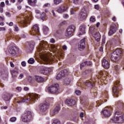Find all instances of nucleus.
<instances>
[{"label":"nucleus","mask_w":124,"mask_h":124,"mask_svg":"<svg viewBox=\"0 0 124 124\" xmlns=\"http://www.w3.org/2000/svg\"><path fill=\"white\" fill-rule=\"evenodd\" d=\"M52 124H61V122L59 120H56L53 121Z\"/></svg>","instance_id":"36"},{"label":"nucleus","mask_w":124,"mask_h":124,"mask_svg":"<svg viewBox=\"0 0 124 124\" xmlns=\"http://www.w3.org/2000/svg\"><path fill=\"white\" fill-rule=\"evenodd\" d=\"M28 2L30 5H31V6H34L35 5V3H36V0H27Z\"/></svg>","instance_id":"30"},{"label":"nucleus","mask_w":124,"mask_h":124,"mask_svg":"<svg viewBox=\"0 0 124 124\" xmlns=\"http://www.w3.org/2000/svg\"><path fill=\"white\" fill-rule=\"evenodd\" d=\"M63 17L65 19H67V18H68L69 16H68V15H67V14H64V15H63Z\"/></svg>","instance_id":"46"},{"label":"nucleus","mask_w":124,"mask_h":124,"mask_svg":"<svg viewBox=\"0 0 124 124\" xmlns=\"http://www.w3.org/2000/svg\"><path fill=\"white\" fill-rule=\"evenodd\" d=\"M75 93H81V92L80 90H76L75 91Z\"/></svg>","instance_id":"59"},{"label":"nucleus","mask_w":124,"mask_h":124,"mask_svg":"<svg viewBox=\"0 0 124 124\" xmlns=\"http://www.w3.org/2000/svg\"><path fill=\"white\" fill-rule=\"evenodd\" d=\"M85 62H86V65H87V66L92 65V62L90 61H89V62L86 61Z\"/></svg>","instance_id":"42"},{"label":"nucleus","mask_w":124,"mask_h":124,"mask_svg":"<svg viewBox=\"0 0 124 124\" xmlns=\"http://www.w3.org/2000/svg\"><path fill=\"white\" fill-rule=\"evenodd\" d=\"M31 17V16H30ZM30 17H29V15H25L24 16V20L21 22L22 23L24 24H27V23H29V21H30V19H31Z\"/></svg>","instance_id":"27"},{"label":"nucleus","mask_w":124,"mask_h":124,"mask_svg":"<svg viewBox=\"0 0 124 124\" xmlns=\"http://www.w3.org/2000/svg\"><path fill=\"white\" fill-rule=\"evenodd\" d=\"M75 11L74 10H71V14H72V15H73V14H74Z\"/></svg>","instance_id":"63"},{"label":"nucleus","mask_w":124,"mask_h":124,"mask_svg":"<svg viewBox=\"0 0 124 124\" xmlns=\"http://www.w3.org/2000/svg\"><path fill=\"white\" fill-rule=\"evenodd\" d=\"M124 121V116L121 114L119 111L115 112V116L114 117L111 119L110 123H113L116 124V123H119L122 124Z\"/></svg>","instance_id":"4"},{"label":"nucleus","mask_w":124,"mask_h":124,"mask_svg":"<svg viewBox=\"0 0 124 124\" xmlns=\"http://www.w3.org/2000/svg\"><path fill=\"white\" fill-rule=\"evenodd\" d=\"M29 98H24L21 101L17 102V103H24L26 102V103L29 102V101H31L32 100V101H34L35 100H39V97L40 95L37 93H32V94H29Z\"/></svg>","instance_id":"3"},{"label":"nucleus","mask_w":124,"mask_h":124,"mask_svg":"<svg viewBox=\"0 0 124 124\" xmlns=\"http://www.w3.org/2000/svg\"><path fill=\"white\" fill-rule=\"evenodd\" d=\"M50 43H55V39L53 38H50Z\"/></svg>","instance_id":"43"},{"label":"nucleus","mask_w":124,"mask_h":124,"mask_svg":"<svg viewBox=\"0 0 124 124\" xmlns=\"http://www.w3.org/2000/svg\"><path fill=\"white\" fill-rule=\"evenodd\" d=\"M116 31H117V26L115 25H111L108 32V35L114 34L116 32Z\"/></svg>","instance_id":"18"},{"label":"nucleus","mask_w":124,"mask_h":124,"mask_svg":"<svg viewBox=\"0 0 124 124\" xmlns=\"http://www.w3.org/2000/svg\"><path fill=\"white\" fill-rule=\"evenodd\" d=\"M68 74V71L66 69L61 71L56 76L57 80H60L62 79V77L67 75Z\"/></svg>","instance_id":"12"},{"label":"nucleus","mask_w":124,"mask_h":124,"mask_svg":"<svg viewBox=\"0 0 124 124\" xmlns=\"http://www.w3.org/2000/svg\"><path fill=\"white\" fill-rule=\"evenodd\" d=\"M0 13H2L3 12V8L0 7Z\"/></svg>","instance_id":"60"},{"label":"nucleus","mask_w":124,"mask_h":124,"mask_svg":"<svg viewBox=\"0 0 124 124\" xmlns=\"http://www.w3.org/2000/svg\"><path fill=\"white\" fill-rule=\"evenodd\" d=\"M67 10V7L66 6L62 5L57 10V12L58 13H62Z\"/></svg>","instance_id":"19"},{"label":"nucleus","mask_w":124,"mask_h":124,"mask_svg":"<svg viewBox=\"0 0 124 124\" xmlns=\"http://www.w3.org/2000/svg\"><path fill=\"white\" fill-rule=\"evenodd\" d=\"M31 35H35V34H39V27L38 25H34L32 28V31H30Z\"/></svg>","instance_id":"13"},{"label":"nucleus","mask_w":124,"mask_h":124,"mask_svg":"<svg viewBox=\"0 0 124 124\" xmlns=\"http://www.w3.org/2000/svg\"><path fill=\"white\" fill-rule=\"evenodd\" d=\"M10 121L12 122V123H14V122L16 121V117H12L10 119Z\"/></svg>","instance_id":"39"},{"label":"nucleus","mask_w":124,"mask_h":124,"mask_svg":"<svg viewBox=\"0 0 124 124\" xmlns=\"http://www.w3.org/2000/svg\"><path fill=\"white\" fill-rule=\"evenodd\" d=\"M31 118H32V115L31 111H27L22 115L21 117L23 122L24 123H30Z\"/></svg>","instance_id":"5"},{"label":"nucleus","mask_w":124,"mask_h":124,"mask_svg":"<svg viewBox=\"0 0 124 124\" xmlns=\"http://www.w3.org/2000/svg\"><path fill=\"white\" fill-rule=\"evenodd\" d=\"M16 90L18 92H21V91H22V88L21 87H16Z\"/></svg>","instance_id":"45"},{"label":"nucleus","mask_w":124,"mask_h":124,"mask_svg":"<svg viewBox=\"0 0 124 124\" xmlns=\"http://www.w3.org/2000/svg\"><path fill=\"white\" fill-rule=\"evenodd\" d=\"M5 31V28L4 27H0V31Z\"/></svg>","instance_id":"57"},{"label":"nucleus","mask_w":124,"mask_h":124,"mask_svg":"<svg viewBox=\"0 0 124 124\" xmlns=\"http://www.w3.org/2000/svg\"><path fill=\"white\" fill-rule=\"evenodd\" d=\"M35 44V43L33 42V41H31L29 46L27 48V51L31 52L32 50H33V48H34Z\"/></svg>","instance_id":"22"},{"label":"nucleus","mask_w":124,"mask_h":124,"mask_svg":"<svg viewBox=\"0 0 124 124\" xmlns=\"http://www.w3.org/2000/svg\"><path fill=\"white\" fill-rule=\"evenodd\" d=\"M102 65L104 68H109L110 64L107 60L105 59H103L102 61Z\"/></svg>","instance_id":"24"},{"label":"nucleus","mask_w":124,"mask_h":124,"mask_svg":"<svg viewBox=\"0 0 124 124\" xmlns=\"http://www.w3.org/2000/svg\"><path fill=\"white\" fill-rule=\"evenodd\" d=\"M87 62H84L80 64V68H82L83 66H87Z\"/></svg>","instance_id":"37"},{"label":"nucleus","mask_w":124,"mask_h":124,"mask_svg":"<svg viewBox=\"0 0 124 124\" xmlns=\"http://www.w3.org/2000/svg\"><path fill=\"white\" fill-rule=\"evenodd\" d=\"M79 117H80V118H83V117H84V113H83V112H81V113H80Z\"/></svg>","instance_id":"52"},{"label":"nucleus","mask_w":124,"mask_h":124,"mask_svg":"<svg viewBox=\"0 0 124 124\" xmlns=\"http://www.w3.org/2000/svg\"><path fill=\"white\" fill-rule=\"evenodd\" d=\"M10 64L11 67H14V66H15V65H14L13 62H10Z\"/></svg>","instance_id":"48"},{"label":"nucleus","mask_w":124,"mask_h":124,"mask_svg":"<svg viewBox=\"0 0 124 124\" xmlns=\"http://www.w3.org/2000/svg\"><path fill=\"white\" fill-rule=\"evenodd\" d=\"M24 91H25L26 92H28L29 91V88L27 87H25L23 89Z\"/></svg>","instance_id":"54"},{"label":"nucleus","mask_w":124,"mask_h":124,"mask_svg":"<svg viewBox=\"0 0 124 124\" xmlns=\"http://www.w3.org/2000/svg\"><path fill=\"white\" fill-rule=\"evenodd\" d=\"M11 73L13 79H14L17 78V75H18V71L16 70H11Z\"/></svg>","instance_id":"25"},{"label":"nucleus","mask_w":124,"mask_h":124,"mask_svg":"<svg viewBox=\"0 0 124 124\" xmlns=\"http://www.w3.org/2000/svg\"><path fill=\"white\" fill-rule=\"evenodd\" d=\"M87 16L88 14L87 13V10H86V8H83L78 16L79 20L83 21V20H85L86 18H87Z\"/></svg>","instance_id":"10"},{"label":"nucleus","mask_w":124,"mask_h":124,"mask_svg":"<svg viewBox=\"0 0 124 124\" xmlns=\"http://www.w3.org/2000/svg\"><path fill=\"white\" fill-rule=\"evenodd\" d=\"M102 41L103 42H104L105 41V35H103L102 37Z\"/></svg>","instance_id":"62"},{"label":"nucleus","mask_w":124,"mask_h":124,"mask_svg":"<svg viewBox=\"0 0 124 124\" xmlns=\"http://www.w3.org/2000/svg\"><path fill=\"white\" fill-rule=\"evenodd\" d=\"M121 85H120V81L117 80L115 83L114 85L112 87V92L113 93H119L121 89Z\"/></svg>","instance_id":"11"},{"label":"nucleus","mask_w":124,"mask_h":124,"mask_svg":"<svg viewBox=\"0 0 124 124\" xmlns=\"http://www.w3.org/2000/svg\"><path fill=\"white\" fill-rule=\"evenodd\" d=\"M21 65L22 66H23V67L26 66V65H27V64L26 63V62H21Z\"/></svg>","instance_id":"44"},{"label":"nucleus","mask_w":124,"mask_h":124,"mask_svg":"<svg viewBox=\"0 0 124 124\" xmlns=\"http://www.w3.org/2000/svg\"><path fill=\"white\" fill-rule=\"evenodd\" d=\"M54 2L55 4H60L62 2V0H54Z\"/></svg>","instance_id":"34"},{"label":"nucleus","mask_w":124,"mask_h":124,"mask_svg":"<svg viewBox=\"0 0 124 124\" xmlns=\"http://www.w3.org/2000/svg\"><path fill=\"white\" fill-rule=\"evenodd\" d=\"M5 6V4H4V2H1L0 4V7L4 8Z\"/></svg>","instance_id":"40"},{"label":"nucleus","mask_w":124,"mask_h":124,"mask_svg":"<svg viewBox=\"0 0 124 124\" xmlns=\"http://www.w3.org/2000/svg\"><path fill=\"white\" fill-rule=\"evenodd\" d=\"M78 0H73L74 3H78Z\"/></svg>","instance_id":"64"},{"label":"nucleus","mask_w":124,"mask_h":124,"mask_svg":"<svg viewBox=\"0 0 124 124\" xmlns=\"http://www.w3.org/2000/svg\"><path fill=\"white\" fill-rule=\"evenodd\" d=\"M61 110V106L60 105H57L54 109L50 112V115L51 116H55L56 114H58Z\"/></svg>","instance_id":"16"},{"label":"nucleus","mask_w":124,"mask_h":124,"mask_svg":"<svg viewBox=\"0 0 124 124\" xmlns=\"http://www.w3.org/2000/svg\"><path fill=\"white\" fill-rule=\"evenodd\" d=\"M123 52L124 50H123V49H116L111 54L110 59L112 62H118L119 59H121V57L123 56Z\"/></svg>","instance_id":"2"},{"label":"nucleus","mask_w":124,"mask_h":124,"mask_svg":"<svg viewBox=\"0 0 124 124\" xmlns=\"http://www.w3.org/2000/svg\"><path fill=\"white\" fill-rule=\"evenodd\" d=\"M62 49L63 50H67V46H66L65 45H64L62 46Z\"/></svg>","instance_id":"49"},{"label":"nucleus","mask_w":124,"mask_h":124,"mask_svg":"<svg viewBox=\"0 0 124 124\" xmlns=\"http://www.w3.org/2000/svg\"><path fill=\"white\" fill-rule=\"evenodd\" d=\"M94 8L95 9H97V10H98V9H99V6H98V5H95L94 6Z\"/></svg>","instance_id":"50"},{"label":"nucleus","mask_w":124,"mask_h":124,"mask_svg":"<svg viewBox=\"0 0 124 124\" xmlns=\"http://www.w3.org/2000/svg\"><path fill=\"white\" fill-rule=\"evenodd\" d=\"M46 92L50 93H60L59 92V84L56 83L48 87L46 89Z\"/></svg>","instance_id":"6"},{"label":"nucleus","mask_w":124,"mask_h":124,"mask_svg":"<svg viewBox=\"0 0 124 124\" xmlns=\"http://www.w3.org/2000/svg\"><path fill=\"white\" fill-rule=\"evenodd\" d=\"M41 15L42 20H44V19H45V16H46V14H45V13H42V14Z\"/></svg>","instance_id":"35"},{"label":"nucleus","mask_w":124,"mask_h":124,"mask_svg":"<svg viewBox=\"0 0 124 124\" xmlns=\"http://www.w3.org/2000/svg\"><path fill=\"white\" fill-rule=\"evenodd\" d=\"M84 84L86 85V86L90 87V88L93 87V84L92 82L89 80H87L85 82H84Z\"/></svg>","instance_id":"31"},{"label":"nucleus","mask_w":124,"mask_h":124,"mask_svg":"<svg viewBox=\"0 0 124 124\" xmlns=\"http://www.w3.org/2000/svg\"><path fill=\"white\" fill-rule=\"evenodd\" d=\"M113 96H114L115 97H118V96H119V95H118L117 93H114L113 94Z\"/></svg>","instance_id":"61"},{"label":"nucleus","mask_w":124,"mask_h":124,"mask_svg":"<svg viewBox=\"0 0 124 124\" xmlns=\"http://www.w3.org/2000/svg\"><path fill=\"white\" fill-rule=\"evenodd\" d=\"M86 41V38H84L81 39L80 41L79 45H78L79 48H81V49H84L86 47V45L85 44V42Z\"/></svg>","instance_id":"23"},{"label":"nucleus","mask_w":124,"mask_h":124,"mask_svg":"<svg viewBox=\"0 0 124 124\" xmlns=\"http://www.w3.org/2000/svg\"><path fill=\"white\" fill-rule=\"evenodd\" d=\"M71 81V80L70 79V78H66L65 79H64V85H65V86H68V85L70 84Z\"/></svg>","instance_id":"28"},{"label":"nucleus","mask_w":124,"mask_h":124,"mask_svg":"<svg viewBox=\"0 0 124 124\" xmlns=\"http://www.w3.org/2000/svg\"><path fill=\"white\" fill-rule=\"evenodd\" d=\"M49 72V70L47 67L45 66H41L40 67V73L44 75H47Z\"/></svg>","instance_id":"14"},{"label":"nucleus","mask_w":124,"mask_h":124,"mask_svg":"<svg viewBox=\"0 0 124 124\" xmlns=\"http://www.w3.org/2000/svg\"><path fill=\"white\" fill-rule=\"evenodd\" d=\"M23 77H24V74L21 73L19 75V76L18 78V79H22V78H23Z\"/></svg>","instance_id":"41"},{"label":"nucleus","mask_w":124,"mask_h":124,"mask_svg":"<svg viewBox=\"0 0 124 124\" xmlns=\"http://www.w3.org/2000/svg\"><path fill=\"white\" fill-rule=\"evenodd\" d=\"M18 48L16 46H12L9 49V53L12 55V56H15L16 54H18Z\"/></svg>","instance_id":"15"},{"label":"nucleus","mask_w":124,"mask_h":124,"mask_svg":"<svg viewBox=\"0 0 124 124\" xmlns=\"http://www.w3.org/2000/svg\"><path fill=\"white\" fill-rule=\"evenodd\" d=\"M35 80L38 82V83H42L44 81V78L41 77H39L38 76H35L34 77Z\"/></svg>","instance_id":"26"},{"label":"nucleus","mask_w":124,"mask_h":124,"mask_svg":"<svg viewBox=\"0 0 124 124\" xmlns=\"http://www.w3.org/2000/svg\"><path fill=\"white\" fill-rule=\"evenodd\" d=\"M15 29L16 31H19V28H18V26H16L15 27Z\"/></svg>","instance_id":"51"},{"label":"nucleus","mask_w":124,"mask_h":124,"mask_svg":"<svg viewBox=\"0 0 124 124\" xmlns=\"http://www.w3.org/2000/svg\"><path fill=\"white\" fill-rule=\"evenodd\" d=\"M2 98H3L5 101H9V99H10V94L9 93L5 94L2 96Z\"/></svg>","instance_id":"29"},{"label":"nucleus","mask_w":124,"mask_h":124,"mask_svg":"<svg viewBox=\"0 0 124 124\" xmlns=\"http://www.w3.org/2000/svg\"><path fill=\"white\" fill-rule=\"evenodd\" d=\"M65 24H66V22L65 21H63L60 23L61 25H65Z\"/></svg>","instance_id":"55"},{"label":"nucleus","mask_w":124,"mask_h":124,"mask_svg":"<svg viewBox=\"0 0 124 124\" xmlns=\"http://www.w3.org/2000/svg\"><path fill=\"white\" fill-rule=\"evenodd\" d=\"M49 106L50 104L47 102L40 104L39 105V109L40 110V112L41 113H45V112H46L47 110L49 109Z\"/></svg>","instance_id":"8"},{"label":"nucleus","mask_w":124,"mask_h":124,"mask_svg":"<svg viewBox=\"0 0 124 124\" xmlns=\"http://www.w3.org/2000/svg\"><path fill=\"white\" fill-rule=\"evenodd\" d=\"M117 40L118 42H119V43H122V38L121 37L118 38Z\"/></svg>","instance_id":"53"},{"label":"nucleus","mask_w":124,"mask_h":124,"mask_svg":"<svg viewBox=\"0 0 124 124\" xmlns=\"http://www.w3.org/2000/svg\"><path fill=\"white\" fill-rule=\"evenodd\" d=\"M65 103L69 106H74V105H75L76 101L73 99H68L66 100Z\"/></svg>","instance_id":"20"},{"label":"nucleus","mask_w":124,"mask_h":124,"mask_svg":"<svg viewBox=\"0 0 124 124\" xmlns=\"http://www.w3.org/2000/svg\"><path fill=\"white\" fill-rule=\"evenodd\" d=\"M51 48L53 53H55V54L59 53L58 47L55 45H51L50 47L48 42L44 41H41L37 48L39 56L46 64H49V63L51 64V63H53V62L56 61V57L54 56L52 53L46 51L48 49Z\"/></svg>","instance_id":"1"},{"label":"nucleus","mask_w":124,"mask_h":124,"mask_svg":"<svg viewBox=\"0 0 124 124\" xmlns=\"http://www.w3.org/2000/svg\"><path fill=\"white\" fill-rule=\"evenodd\" d=\"M114 69H115V70H116V71H117V70H119V67H118V65L114 66Z\"/></svg>","instance_id":"47"},{"label":"nucleus","mask_w":124,"mask_h":124,"mask_svg":"<svg viewBox=\"0 0 124 124\" xmlns=\"http://www.w3.org/2000/svg\"><path fill=\"white\" fill-rule=\"evenodd\" d=\"M28 63H30L31 64H32V63H34V59L33 58H30L28 61Z\"/></svg>","instance_id":"33"},{"label":"nucleus","mask_w":124,"mask_h":124,"mask_svg":"<svg viewBox=\"0 0 124 124\" xmlns=\"http://www.w3.org/2000/svg\"><path fill=\"white\" fill-rule=\"evenodd\" d=\"M84 33H86V26L82 25L79 27L78 35H82V34H84Z\"/></svg>","instance_id":"21"},{"label":"nucleus","mask_w":124,"mask_h":124,"mask_svg":"<svg viewBox=\"0 0 124 124\" xmlns=\"http://www.w3.org/2000/svg\"><path fill=\"white\" fill-rule=\"evenodd\" d=\"M5 15L6 16H8V17H10V13H8V12H6L5 13Z\"/></svg>","instance_id":"58"},{"label":"nucleus","mask_w":124,"mask_h":124,"mask_svg":"<svg viewBox=\"0 0 124 124\" xmlns=\"http://www.w3.org/2000/svg\"><path fill=\"white\" fill-rule=\"evenodd\" d=\"M43 31L45 34H46V33H47V32H48V31H49V28H48V27H47L46 26H44Z\"/></svg>","instance_id":"32"},{"label":"nucleus","mask_w":124,"mask_h":124,"mask_svg":"<svg viewBox=\"0 0 124 124\" xmlns=\"http://www.w3.org/2000/svg\"><path fill=\"white\" fill-rule=\"evenodd\" d=\"M89 31L90 33H91L95 38V41L98 42V41L100 40L101 38V36L99 32H95V30L93 27H90Z\"/></svg>","instance_id":"7"},{"label":"nucleus","mask_w":124,"mask_h":124,"mask_svg":"<svg viewBox=\"0 0 124 124\" xmlns=\"http://www.w3.org/2000/svg\"><path fill=\"white\" fill-rule=\"evenodd\" d=\"M44 6L45 7H48V6H50V4L49 3L45 4Z\"/></svg>","instance_id":"56"},{"label":"nucleus","mask_w":124,"mask_h":124,"mask_svg":"<svg viewBox=\"0 0 124 124\" xmlns=\"http://www.w3.org/2000/svg\"><path fill=\"white\" fill-rule=\"evenodd\" d=\"M90 21L91 22H95V17L94 16H91L90 17Z\"/></svg>","instance_id":"38"},{"label":"nucleus","mask_w":124,"mask_h":124,"mask_svg":"<svg viewBox=\"0 0 124 124\" xmlns=\"http://www.w3.org/2000/svg\"><path fill=\"white\" fill-rule=\"evenodd\" d=\"M75 26L74 25H71L68 27L65 33V36H72L73 32L75 31Z\"/></svg>","instance_id":"9"},{"label":"nucleus","mask_w":124,"mask_h":124,"mask_svg":"<svg viewBox=\"0 0 124 124\" xmlns=\"http://www.w3.org/2000/svg\"><path fill=\"white\" fill-rule=\"evenodd\" d=\"M111 108H105L102 111V113L103 114L104 116L106 117H110V115H111V112H110Z\"/></svg>","instance_id":"17"}]
</instances>
